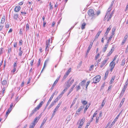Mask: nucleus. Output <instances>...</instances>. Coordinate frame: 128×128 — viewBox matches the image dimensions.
<instances>
[{
	"instance_id": "nucleus-1",
	"label": "nucleus",
	"mask_w": 128,
	"mask_h": 128,
	"mask_svg": "<svg viewBox=\"0 0 128 128\" xmlns=\"http://www.w3.org/2000/svg\"><path fill=\"white\" fill-rule=\"evenodd\" d=\"M101 76L100 75H98L94 77L93 79V82L92 84H96L100 80Z\"/></svg>"
},
{
	"instance_id": "nucleus-2",
	"label": "nucleus",
	"mask_w": 128,
	"mask_h": 128,
	"mask_svg": "<svg viewBox=\"0 0 128 128\" xmlns=\"http://www.w3.org/2000/svg\"><path fill=\"white\" fill-rule=\"evenodd\" d=\"M71 78H70L68 81L66 83V87L68 88L70 87V85L74 82V80L73 79L70 81H70L71 80Z\"/></svg>"
},
{
	"instance_id": "nucleus-3",
	"label": "nucleus",
	"mask_w": 128,
	"mask_h": 128,
	"mask_svg": "<svg viewBox=\"0 0 128 128\" xmlns=\"http://www.w3.org/2000/svg\"><path fill=\"white\" fill-rule=\"evenodd\" d=\"M56 92H54L52 96H51V97L50 98V99H49V100H48L46 106L45 107V108H46L48 106V105L49 104L50 102L52 100V98H53L54 96V95L55 94Z\"/></svg>"
},
{
	"instance_id": "nucleus-4",
	"label": "nucleus",
	"mask_w": 128,
	"mask_h": 128,
	"mask_svg": "<svg viewBox=\"0 0 128 128\" xmlns=\"http://www.w3.org/2000/svg\"><path fill=\"white\" fill-rule=\"evenodd\" d=\"M42 115L41 114H40L38 117H36L34 119V121L32 122L34 124H36L38 121L39 119L41 118Z\"/></svg>"
},
{
	"instance_id": "nucleus-5",
	"label": "nucleus",
	"mask_w": 128,
	"mask_h": 128,
	"mask_svg": "<svg viewBox=\"0 0 128 128\" xmlns=\"http://www.w3.org/2000/svg\"><path fill=\"white\" fill-rule=\"evenodd\" d=\"M88 14L90 16H93L94 14V10L92 9H90L88 12Z\"/></svg>"
},
{
	"instance_id": "nucleus-6",
	"label": "nucleus",
	"mask_w": 128,
	"mask_h": 128,
	"mask_svg": "<svg viewBox=\"0 0 128 128\" xmlns=\"http://www.w3.org/2000/svg\"><path fill=\"white\" fill-rule=\"evenodd\" d=\"M120 113L116 117V118L114 119V120L112 122L111 125L112 126L113 125L115 122L118 119V118L120 114Z\"/></svg>"
},
{
	"instance_id": "nucleus-7",
	"label": "nucleus",
	"mask_w": 128,
	"mask_h": 128,
	"mask_svg": "<svg viewBox=\"0 0 128 128\" xmlns=\"http://www.w3.org/2000/svg\"><path fill=\"white\" fill-rule=\"evenodd\" d=\"M20 7L19 6H16L14 9V11L16 12H18L20 9Z\"/></svg>"
},
{
	"instance_id": "nucleus-8",
	"label": "nucleus",
	"mask_w": 128,
	"mask_h": 128,
	"mask_svg": "<svg viewBox=\"0 0 128 128\" xmlns=\"http://www.w3.org/2000/svg\"><path fill=\"white\" fill-rule=\"evenodd\" d=\"M85 118H82L80 120V126H82L84 123L85 122Z\"/></svg>"
},
{
	"instance_id": "nucleus-9",
	"label": "nucleus",
	"mask_w": 128,
	"mask_h": 128,
	"mask_svg": "<svg viewBox=\"0 0 128 128\" xmlns=\"http://www.w3.org/2000/svg\"><path fill=\"white\" fill-rule=\"evenodd\" d=\"M84 108V106H80L79 108L78 109V110L77 111L76 113L78 114V113H79L80 111L81 110H82Z\"/></svg>"
},
{
	"instance_id": "nucleus-10",
	"label": "nucleus",
	"mask_w": 128,
	"mask_h": 128,
	"mask_svg": "<svg viewBox=\"0 0 128 128\" xmlns=\"http://www.w3.org/2000/svg\"><path fill=\"white\" fill-rule=\"evenodd\" d=\"M37 110H38L37 109H36L35 108L34 110H33L32 111L31 113L29 115V116H31L33 114H34L35 113Z\"/></svg>"
},
{
	"instance_id": "nucleus-11",
	"label": "nucleus",
	"mask_w": 128,
	"mask_h": 128,
	"mask_svg": "<svg viewBox=\"0 0 128 128\" xmlns=\"http://www.w3.org/2000/svg\"><path fill=\"white\" fill-rule=\"evenodd\" d=\"M111 7H109L108 8V9L107 13L106 14V16H105V18H104V19L106 17V16H108V15L109 14H110V10H111Z\"/></svg>"
},
{
	"instance_id": "nucleus-12",
	"label": "nucleus",
	"mask_w": 128,
	"mask_h": 128,
	"mask_svg": "<svg viewBox=\"0 0 128 128\" xmlns=\"http://www.w3.org/2000/svg\"><path fill=\"white\" fill-rule=\"evenodd\" d=\"M12 108H8L6 112V117L8 116V114L10 113V112L12 110Z\"/></svg>"
},
{
	"instance_id": "nucleus-13",
	"label": "nucleus",
	"mask_w": 128,
	"mask_h": 128,
	"mask_svg": "<svg viewBox=\"0 0 128 128\" xmlns=\"http://www.w3.org/2000/svg\"><path fill=\"white\" fill-rule=\"evenodd\" d=\"M115 65V63L112 61L110 64V67L114 68Z\"/></svg>"
},
{
	"instance_id": "nucleus-14",
	"label": "nucleus",
	"mask_w": 128,
	"mask_h": 128,
	"mask_svg": "<svg viewBox=\"0 0 128 128\" xmlns=\"http://www.w3.org/2000/svg\"><path fill=\"white\" fill-rule=\"evenodd\" d=\"M76 85V84H74V85H73L72 88H70L69 92H68V94L67 96H68V95H69L70 93V92L72 91L74 88V87H75Z\"/></svg>"
},
{
	"instance_id": "nucleus-15",
	"label": "nucleus",
	"mask_w": 128,
	"mask_h": 128,
	"mask_svg": "<svg viewBox=\"0 0 128 128\" xmlns=\"http://www.w3.org/2000/svg\"><path fill=\"white\" fill-rule=\"evenodd\" d=\"M102 32V31L101 30L100 31H99L98 33H97V34H96L95 38H94V40H96L98 38V36H100L101 32Z\"/></svg>"
},
{
	"instance_id": "nucleus-16",
	"label": "nucleus",
	"mask_w": 128,
	"mask_h": 128,
	"mask_svg": "<svg viewBox=\"0 0 128 128\" xmlns=\"http://www.w3.org/2000/svg\"><path fill=\"white\" fill-rule=\"evenodd\" d=\"M48 62V60H45V61L43 67L42 68V70L41 71V73H42V72L43 70L44 69V68L46 67V64Z\"/></svg>"
},
{
	"instance_id": "nucleus-17",
	"label": "nucleus",
	"mask_w": 128,
	"mask_h": 128,
	"mask_svg": "<svg viewBox=\"0 0 128 128\" xmlns=\"http://www.w3.org/2000/svg\"><path fill=\"white\" fill-rule=\"evenodd\" d=\"M111 28V27H110V26L108 28L106 31V32L104 34V35L105 36L108 34V33L109 32L110 30V29Z\"/></svg>"
},
{
	"instance_id": "nucleus-18",
	"label": "nucleus",
	"mask_w": 128,
	"mask_h": 128,
	"mask_svg": "<svg viewBox=\"0 0 128 128\" xmlns=\"http://www.w3.org/2000/svg\"><path fill=\"white\" fill-rule=\"evenodd\" d=\"M5 20V16L4 15L3 16L2 18L1 23L3 24Z\"/></svg>"
},
{
	"instance_id": "nucleus-19",
	"label": "nucleus",
	"mask_w": 128,
	"mask_h": 128,
	"mask_svg": "<svg viewBox=\"0 0 128 128\" xmlns=\"http://www.w3.org/2000/svg\"><path fill=\"white\" fill-rule=\"evenodd\" d=\"M113 14H114L113 11L110 14L108 18V19L107 20V21H108L109 20H110L111 18L112 17V15Z\"/></svg>"
},
{
	"instance_id": "nucleus-20",
	"label": "nucleus",
	"mask_w": 128,
	"mask_h": 128,
	"mask_svg": "<svg viewBox=\"0 0 128 128\" xmlns=\"http://www.w3.org/2000/svg\"><path fill=\"white\" fill-rule=\"evenodd\" d=\"M86 25V23L85 22H84L82 24L81 28L82 30H83L84 29L85 26Z\"/></svg>"
},
{
	"instance_id": "nucleus-21",
	"label": "nucleus",
	"mask_w": 128,
	"mask_h": 128,
	"mask_svg": "<svg viewBox=\"0 0 128 128\" xmlns=\"http://www.w3.org/2000/svg\"><path fill=\"white\" fill-rule=\"evenodd\" d=\"M85 82V80H83L79 84V85L83 86L84 85Z\"/></svg>"
},
{
	"instance_id": "nucleus-22",
	"label": "nucleus",
	"mask_w": 128,
	"mask_h": 128,
	"mask_svg": "<svg viewBox=\"0 0 128 128\" xmlns=\"http://www.w3.org/2000/svg\"><path fill=\"white\" fill-rule=\"evenodd\" d=\"M77 98H76H76H74L72 104H71L70 108H71L74 105V104H75L76 102V100L77 99Z\"/></svg>"
},
{
	"instance_id": "nucleus-23",
	"label": "nucleus",
	"mask_w": 128,
	"mask_h": 128,
	"mask_svg": "<svg viewBox=\"0 0 128 128\" xmlns=\"http://www.w3.org/2000/svg\"><path fill=\"white\" fill-rule=\"evenodd\" d=\"M109 59V58H107L105 60H104L103 62H102L103 64L104 65L106 64L108 60Z\"/></svg>"
},
{
	"instance_id": "nucleus-24",
	"label": "nucleus",
	"mask_w": 128,
	"mask_h": 128,
	"mask_svg": "<svg viewBox=\"0 0 128 128\" xmlns=\"http://www.w3.org/2000/svg\"><path fill=\"white\" fill-rule=\"evenodd\" d=\"M23 52V50L19 51L18 53V55L19 56H22V54Z\"/></svg>"
},
{
	"instance_id": "nucleus-25",
	"label": "nucleus",
	"mask_w": 128,
	"mask_h": 128,
	"mask_svg": "<svg viewBox=\"0 0 128 128\" xmlns=\"http://www.w3.org/2000/svg\"><path fill=\"white\" fill-rule=\"evenodd\" d=\"M49 44H46V48H45V51L46 52V51L47 52H48V50L49 49V47H48Z\"/></svg>"
},
{
	"instance_id": "nucleus-26",
	"label": "nucleus",
	"mask_w": 128,
	"mask_h": 128,
	"mask_svg": "<svg viewBox=\"0 0 128 128\" xmlns=\"http://www.w3.org/2000/svg\"><path fill=\"white\" fill-rule=\"evenodd\" d=\"M55 104L54 102H53L51 103V104H50V106L48 107V109H49L50 108H51L52 106H53L54 104Z\"/></svg>"
},
{
	"instance_id": "nucleus-27",
	"label": "nucleus",
	"mask_w": 128,
	"mask_h": 128,
	"mask_svg": "<svg viewBox=\"0 0 128 128\" xmlns=\"http://www.w3.org/2000/svg\"><path fill=\"white\" fill-rule=\"evenodd\" d=\"M18 18V14H16L14 15V19L17 20Z\"/></svg>"
},
{
	"instance_id": "nucleus-28",
	"label": "nucleus",
	"mask_w": 128,
	"mask_h": 128,
	"mask_svg": "<svg viewBox=\"0 0 128 128\" xmlns=\"http://www.w3.org/2000/svg\"><path fill=\"white\" fill-rule=\"evenodd\" d=\"M108 74V70L105 73L104 76V80H105Z\"/></svg>"
},
{
	"instance_id": "nucleus-29",
	"label": "nucleus",
	"mask_w": 128,
	"mask_h": 128,
	"mask_svg": "<svg viewBox=\"0 0 128 128\" xmlns=\"http://www.w3.org/2000/svg\"><path fill=\"white\" fill-rule=\"evenodd\" d=\"M125 60L124 59L122 60L121 62V65L122 66H124L125 64Z\"/></svg>"
},
{
	"instance_id": "nucleus-30",
	"label": "nucleus",
	"mask_w": 128,
	"mask_h": 128,
	"mask_svg": "<svg viewBox=\"0 0 128 128\" xmlns=\"http://www.w3.org/2000/svg\"><path fill=\"white\" fill-rule=\"evenodd\" d=\"M35 125V124L32 122L31 124L30 125L29 128H33Z\"/></svg>"
},
{
	"instance_id": "nucleus-31",
	"label": "nucleus",
	"mask_w": 128,
	"mask_h": 128,
	"mask_svg": "<svg viewBox=\"0 0 128 128\" xmlns=\"http://www.w3.org/2000/svg\"><path fill=\"white\" fill-rule=\"evenodd\" d=\"M68 88L66 87L62 91V92L61 94H62V95L64 93V92L66 91L68 89Z\"/></svg>"
},
{
	"instance_id": "nucleus-32",
	"label": "nucleus",
	"mask_w": 128,
	"mask_h": 128,
	"mask_svg": "<svg viewBox=\"0 0 128 128\" xmlns=\"http://www.w3.org/2000/svg\"><path fill=\"white\" fill-rule=\"evenodd\" d=\"M29 25L28 24H26V30L27 31H28V30L29 29Z\"/></svg>"
},
{
	"instance_id": "nucleus-33",
	"label": "nucleus",
	"mask_w": 128,
	"mask_h": 128,
	"mask_svg": "<svg viewBox=\"0 0 128 128\" xmlns=\"http://www.w3.org/2000/svg\"><path fill=\"white\" fill-rule=\"evenodd\" d=\"M46 120H44L43 122H42V124L41 126H40V127H42L43 125H44V124L46 122Z\"/></svg>"
},
{
	"instance_id": "nucleus-34",
	"label": "nucleus",
	"mask_w": 128,
	"mask_h": 128,
	"mask_svg": "<svg viewBox=\"0 0 128 128\" xmlns=\"http://www.w3.org/2000/svg\"><path fill=\"white\" fill-rule=\"evenodd\" d=\"M7 81L6 80H4L2 82V84L3 85H5L7 84Z\"/></svg>"
},
{
	"instance_id": "nucleus-35",
	"label": "nucleus",
	"mask_w": 128,
	"mask_h": 128,
	"mask_svg": "<svg viewBox=\"0 0 128 128\" xmlns=\"http://www.w3.org/2000/svg\"><path fill=\"white\" fill-rule=\"evenodd\" d=\"M81 102L83 104L85 105L87 104V102L86 100H84L83 101L82 100L81 101Z\"/></svg>"
},
{
	"instance_id": "nucleus-36",
	"label": "nucleus",
	"mask_w": 128,
	"mask_h": 128,
	"mask_svg": "<svg viewBox=\"0 0 128 128\" xmlns=\"http://www.w3.org/2000/svg\"><path fill=\"white\" fill-rule=\"evenodd\" d=\"M89 107V106H88V105H86V106L84 108V113L85 112H86V111L87 110V109H88V108Z\"/></svg>"
},
{
	"instance_id": "nucleus-37",
	"label": "nucleus",
	"mask_w": 128,
	"mask_h": 128,
	"mask_svg": "<svg viewBox=\"0 0 128 128\" xmlns=\"http://www.w3.org/2000/svg\"><path fill=\"white\" fill-rule=\"evenodd\" d=\"M112 37L113 36H112V35H110L108 39V40L107 42H108V43L109 41L110 40L111 38H112Z\"/></svg>"
},
{
	"instance_id": "nucleus-38",
	"label": "nucleus",
	"mask_w": 128,
	"mask_h": 128,
	"mask_svg": "<svg viewBox=\"0 0 128 128\" xmlns=\"http://www.w3.org/2000/svg\"><path fill=\"white\" fill-rule=\"evenodd\" d=\"M115 0H112V2L111 4L110 5V7L112 8V6H113V4H114V2L115 1Z\"/></svg>"
},
{
	"instance_id": "nucleus-39",
	"label": "nucleus",
	"mask_w": 128,
	"mask_h": 128,
	"mask_svg": "<svg viewBox=\"0 0 128 128\" xmlns=\"http://www.w3.org/2000/svg\"><path fill=\"white\" fill-rule=\"evenodd\" d=\"M94 67V66L93 65H92L91 66L89 70L90 71H91L93 69V67Z\"/></svg>"
},
{
	"instance_id": "nucleus-40",
	"label": "nucleus",
	"mask_w": 128,
	"mask_h": 128,
	"mask_svg": "<svg viewBox=\"0 0 128 128\" xmlns=\"http://www.w3.org/2000/svg\"><path fill=\"white\" fill-rule=\"evenodd\" d=\"M115 77L114 76L113 77H112V78L111 79V80L110 81V82L111 83H112V82L114 81V79L115 78Z\"/></svg>"
},
{
	"instance_id": "nucleus-41",
	"label": "nucleus",
	"mask_w": 128,
	"mask_h": 128,
	"mask_svg": "<svg viewBox=\"0 0 128 128\" xmlns=\"http://www.w3.org/2000/svg\"><path fill=\"white\" fill-rule=\"evenodd\" d=\"M9 24L8 23L5 24V27L6 28H8L9 27Z\"/></svg>"
},
{
	"instance_id": "nucleus-42",
	"label": "nucleus",
	"mask_w": 128,
	"mask_h": 128,
	"mask_svg": "<svg viewBox=\"0 0 128 128\" xmlns=\"http://www.w3.org/2000/svg\"><path fill=\"white\" fill-rule=\"evenodd\" d=\"M99 56L100 54L99 53L98 54H97L95 56V59L96 60H97L98 58L99 57Z\"/></svg>"
},
{
	"instance_id": "nucleus-43",
	"label": "nucleus",
	"mask_w": 128,
	"mask_h": 128,
	"mask_svg": "<svg viewBox=\"0 0 128 128\" xmlns=\"http://www.w3.org/2000/svg\"><path fill=\"white\" fill-rule=\"evenodd\" d=\"M59 100V98H58L57 97L55 100L53 102L56 104V102H57Z\"/></svg>"
},
{
	"instance_id": "nucleus-44",
	"label": "nucleus",
	"mask_w": 128,
	"mask_h": 128,
	"mask_svg": "<svg viewBox=\"0 0 128 128\" xmlns=\"http://www.w3.org/2000/svg\"><path fill=\"white\" fill-rule=\"evenodd\" d=\"M105 103V100H103L102 104V107H103Z\"/></svg>"
},
{
	"instance_id": "nucleus-45",
	"label": "nucleus",
	"mask_w": 128,
	"mask_h": 128,
	"mask_svg": "<svg viewBox=\"0 0 128 128\" xmlns=\"http://www.w3.org/2000/svg\"><path fill=\"white\" fill-rule=\"evenodd\" d=\"M40 59H39L38 60V65H37L38 66H39L40 65Z\"/></svg>"
},
{
	"instance_id": "nucleus-46",
	"label": "nucleus",
	"mask_w": 128,
	"mask_h": 128,
	"mask_svg": "<svg viewBox=\"0 0 128 128\" xmlns=\"http://www.w3.org/2000/svg\"><path fill=\"white\" fill-rule=\"evenodd\" d=\"M97 111H96V112H95L94 113V114L93 116H92L93 118H94V117H95L96 116V114H97Z\"/></svg>"
},
{
	"instance_id": "nucleus-47",
	"label": "nucleus",
	"mask_w": 128,
	"mask_h": 128,
	"mask_svg": "<svg viewBox=\"0 0 128 128\" xmlns=\"http://www.w3.org/2000/svg\"><path fill=\"white\" fill-rule=\"evenodd\" d=\"M41 107L40 106L39 104H38L37 106L35 108L37 109L38 110H39L40 108Z\"/></svg>"
},
{
	"instance_id": "nucleus-48",
	"label": "nucleus",
	"mask_w": 128,
	"mask_h": 128,
	"mask_svg": "<svg viewBox=\"0 0 128 128\" xmlns=\"http://www.w3.org/2000/svg\"><path fill=\"white\" fill-rule=\"evenodd\" d=\"M126 89H125L124 88H123V89H122V92H121V94H123L124 93V92L125 90H126Z\"/></svg>"
},
{
	"instance_id": "nucleus-49",
	"label": "nucleus",
	"mask_w": 128,
	"mask_h": 128,
	"mask_svg": "<svg viewBox=\"0 0 128 128\" xmlns=\"http://www.w3.org/2000/svg\"><path fill=\"white\" fill-rule=\"evenodd\" d=\"M62 95L61 94L57 97V98H59V100L62 97Z\"/></svg>"
},
{
	"instance_id": "nucleus-50",
	"label": "nucleus",
	"mask_w": 128,
	"mask_h": 128,
	"mask_svg": "<svg viewBox=\"0 0 128 128\" xmlns=\"http://www.w3.org/2000/svg\"><path fill=\"white\" fill-rule=\"evenodd\" d=\"M22 40H20L19 41V44L20 46L22 45Z\"/></svg>"
},
{
	"instance_id": "nucleus-51",
	"label": "nucleus",
	"mask_w": 128,
	"mask_h": 128,
	"mask_svg": "<svg viewBox=\"0 0 128 128\" xmlns=\"http://www.w3.org/2000/svg\"><path fill=\"white\" fill-rule=\"evenodd\" d=\"M99 119V117H97L96 118V123H98V122Z\"/></svg>"
},
{
	"instance_id": "nucleus-52",
	"label": "nucleus",
	"mask_w": 128,
	"mask_h": 128,
	"mask_svg": "<svg viewBox=\"0 0 128 128\" xmlns=\"http://www.w3.org/2000/svg\"><path fill=\"white\" fill-rule=\"evenodd\" d=\"M56 112V111H55L54 110V111L52 113V117H53L54 116V115H55V114Z\"/></svg>"
},
{
	"instance_id": "nucleus-53",
	"label": "nucleus",
	"mask_w": 128,
	"mask_h": 128,
	"mask_svg": "<svg viewBox=\"0 0 128 128\" xmlns=\"http://www.w3.org/2000/svg\"><path fill=\"white\" fill-rule=\"evenodd\" d=\"M126 40H123L122 42L121 43V45H123L125 43V42H126Z\"/></svg>"
},
{
	"instance_id": "nucleus-54",
	"label": "nucleus",
	"mask_w": 128,
	"mask_h": 128,
	"mask_svg": "<svg viewBox=\"0 0 128 128\" xmlns=\"http://www.w3.org/2000/svg\"><path fill=\"white\" fill-rule=\"evenodd\" d=\"M30 80H31V78H29L28 79V81L27 82V84H29L30 83Z\"/></svg>"
},
{
	"instance_id": "nucleus-55",
	"label": "nucleus",
	"mask_w": 128,
	"mask_h": 128,
	"mask_svg": "<svg viewBox=\"0 0 128 128\" xmlns=\"http://www.w3.org/2000/svg\"><path fill=\"white\" fill-rule=\"evenodd\" d=\"M44 103V102H43V101H42L40 104H39V105L40 106V107H41L42 104H43Z\"/></svg>"
},
{
	"instance_id": "nucleus-56",
	"label": "nucleus",
	"mask_w": 128,
	"mask_h": 128,
	"mask_svg": "<svg viewBox=\"0 0 128 128\" xmlns=\"http://www.w3.org/2000/svg\"><path fill=\"white\" fill-rule=\"evenodd\" d=\"M112 51H110L108 53V56H110L112 53Z\"/></svg>"
},
{
	"instance_id": "nucleus-57",
	"label": "nucleus",
	"mask_w": 128,
	"mask_h": 128,
	"mask_svg": "<svg viewBox=\"0 0 128 128\" xmlns=\"http://www.w3.org/2000/svg\"><path fill=\"white\" fill-rule=\"evenodd\" d=\"M5 90V87H3L2 89V92L3 94L4 93V92Z\"/></svg>"
},
{
	"instance_id": "nucleus-58",
	"label": "nucleus",
	"mask_w": 128,
	"mask_h": 128,
	"mask_svg": "<svg viewBox=\"0 0 128 128\" xmlns=\"http://www.w3.org/2000/svg\"><path fill=\"white\" fill-rule=\"evenodd\" d=\"M90 49L88 48V49L87 51V52L86 53V55H87L88 54V53L89 52H90Z\"/></svg>"
},
{
	"instance_id": "nucleus-59",
	"label": "nucleus",
	"mask_w": 128,
	"mask_h": 128,
	"mask_svg": "<svg viewBox=\"0 0 128 128\" xmlns=\"http://www.w3.org/2000/svg\"><path fill=\"white\" fill-rule=\"evenodd\" d=\"M68 76H67V75H66V74H65L64 75V76L63 77V78L64 79H65Z\"/></svg>"
},
{
	"instance_id": "nucleus-60",
	"label": "nucleus",
	"mask_w": 128,
	"mask_h": 128,
	"mask_svg": "<svg viewBox=\"0 0 128 128\" xmlns=\"http://www.w3.org/2000/svg\"><path fill=\"white\" fill-rule=\"evenodd\" d=\"M90 81H88L87 82L86 84V86H88V85L90 83Z\"/></svg>"
},
{
	"instance_id": "nucleus-61",
	"label": "nucleus",
	"mask_w": 128,
	"mask_h": 128,
	"mask_svg": "<svg viewBox=\"0 0 128 128\" xmlns=\"http://www.w3.org/2000/svg\"><path fill=\"white\" fill-rule=\"evenodd\" d=\"M50 40V39H48V41H47L46 44H49Z\"/></svg>"
},
{
	"instance_id": "nucleus-62",
	"label": "nucleus",
	"mask_w": 128,
	"mask_h": 128,
	"mask_svg": "<svg viewBox=\"0 0 128 128\" xmlns=\"http://www.w3.org/2000/svg\"><path fill=\"white\" fill-rule=\"evenodd\" d=\"M23 3H24V2L23 1H22L21 2H20L18 3V4L20 5H22V4H23Z\"/></svg>"
},
{
	"instance_id": "nucleus-63",
	"label": "nucleus",
	"mask_w": 128,
	"mask_h": 128,
	"mask_svg": "<svg viewBox=\"0 0 128 128\" xmlns=\"http://www.w3.org/2000/svg\"><path fill=\"white\" fill-rule=\"evenodd\" d=\"M61 103H62L61 102H60L59 103V104H58L57 105V106H56L59 108L60 107V105Z\"/></svg>"
},
{
	"instance_id": "nucleus-64",
	"label": "nucleus",
	"mask_w": 128,
	"mask_h": 128,
	"mask_svg": "<svg viewBox=\"0 0 128 128\" xmlns=\"http://www.w3.org/2000/svg\"><path fill=\"white\" fill-rule=\"evenodd\" d=\"M107 49L106 48H103L102 50V51H103V52H105L106 51Z\"/></svg>"
}]
</instances>
